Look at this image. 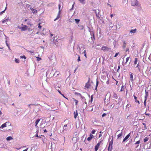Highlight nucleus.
I'll use <instances>...</instances> for the list:
<instances>
[{"label":"nucleus","instance_id":"nucleus-1","mask_svg":"<svg viewBox=\"0 0 151 151\" xmlns=\"http://www.w3.org/2000/svg\"><path fill=\"white\" fill-rule=\"evenodd\" d=\"M64 123H65V124L64 125L63 127V130L62 131V133H64V132H66L68 129L67 126H68L69 124L70 123V121L68 119L65 120Z\"/></svg>","mask_w":151,"mask_h":151},{"label":"nucleus","instance_id":"nucleus-2","mask_svg":"<svg viewBox=\"0 0 151 151\" xmlns=\"http://www.w3.org/2000/svg\"><path fill=\"white\" fill-rule=\"evenodd\" d=\"M113 142V137L109 142V146L108 147V151H111L112 149V145Z\"/></svg>","mask_w":151,"mask_h":151},{"label":"nucleus","instance_id":"nucleus-3","mask_svg":"<svg viewBox=\"0 0 151 151\" xmlns=\"http://www.w3.org/2000/svg\"><path fill=\"white\" fill-rule=\"evenodd\" d=\"M24 22H27V24L30 27H32L33 25V24L32 22L31 21L30 19L29 18L26 19L24 20Z\"/></svg>","mask_w":151,"mask_h":151},{"label":"nucleus","instance_id":"nucleus-4","mask_svg":"<svg viewBox=\"0 0 151 151\" xmlns=\"http://www.w3.org/2000/svg\"><path fill=\"white\" fill-rule=\"evenodd\" d=\"M138 4V1L137 0H131V4L132 6H137Z\"/></svg>","mask_w":151,"mask_h":151},{"label":"nucleus","instance_id":"nucleus-5","mask_svg":"<svg viewBox=\"0 0 151 151\" xmlns=\"http://www.w3.org/2000/svg\"><path fill=\"white\" fill-rule=\"evenodd\" d=\"M22 25L23 26L21 27H18L19 29H21V31H24L27 29L28 27L26 25H23V24H22Z\"/></svg>","mask_w":151,"mask_h":151},{"label":"nucleus","instance_id":"nucleus-6","mask_svg":"<svg viewBox=\"0 0 151 151\" xmlns=\"http://www.w3.org/2000/svg\"><path fill=\"white\" fill-rule=\"evenodd\" d=\"M102 142V141H100V142H99L97 144V145L95 146V151H97L98 150V149L99 148V147L101 143Z\"/></svg>","mask_w":151,"mask_h":151},{"label":"nucleus","instance_id":"nucleus-7","mask_svg":"<svg viewBox=\"0 0 151 151\" xmlns=\"http://www.w3.org/2000/svg\"><path fill=\"white\" fill-rule=\"evenodd\" d=\"M90 86L91 84L90 83V78H89L88 82L86 83L85 87L86 88H89L90 87Z\"/></svg>","mask_w":151,"mask_h":151},{"label":"nucleus","instance_id":"nucleus-8","mask_svg":"<svg viewBox=\"0 0 151 151\" xmlns=\"http://www.w3.org/2000/svg\"><path fill=\"white\" fill-rule=\"evenodd\" d=\"M109 49H110L107 47L103 46L102 47L101 50L103 51H108L109 50Z\"/></svg>","mask_w":151,"mask_h":151},{"label":"nucleus","instance_id":"nucleus-9","mask_svg":"<svg viewBox=\"0 0 151 151\" xmlns=\"http://www.w3.org/2000/svg\"><path fill=\"white\" fill-rule=\"evenodd\" d=\"M130 133H129L124 138L123 140V142H124L127 139L129 138V137L130 135Z\"/></svg>","mask_w":151,"mask_h":151},{"label":"nucleus","instance_id":"nucleus-10","mask_svg":"<svg viewBox=\"0 0 151 151\" xmlns=\"http://www.w3.org/2000/svg\"><path fill=\"white\" fill-rule=\"evenodd\" d=\"M94 137L93 135L91 134H90L89 135V137L87 138L88 141H90Z\"/></svg>","mask_w":151,"mask_h":151},{"label":"nucleus","instance_id":"nucleus-11","mask_svg":"<svg viewBox=\"0 0 151 151\" xmlns=\"http://www.w3.org/2000/svg\"><path fill=\"white\" fill-rule=\"evenodd\" d=\"M30 9L33 14L37 13V11L36 9H35L32 7L30 8Z\"/></svg>","mask_w":151,"mask_h":151},{"label":"nucleus","instance_id":"nucleus-12","mask_svg":"<svg viewBox=\"0 0 151 151\" xmlns=\"http://www.w3.org/2000/svg\"><path fill=\"white\" fill-rule=\"evenodd\" d=\"M73 114L74 115V118L75 119H76L77 117L78 116V113L77 111V110H76V112L74 111L73 113Z\"/></svg>","mask_w":151,"mask_h":151},{"label":"nucleus","instance_id":"nucleus-13","mask_svg":"<svg viewBox=\"0 0 151 151\" xmlns=\"http://www.w3.org/2000/svg\"><path fill=\"white\" fill-rule=\"evenodd\" d=\"M60 11H59L58 15L57 16V17L54 20V21H55L57 20L60 17Z\"/></svg>","mask_w":151,"mask_h":151},{"label":"nucleus","instance_id":"nucleus-14","mask_svg":"<svg viewBox=\"0 0 151 151\" xmlns=\"http://www.w3.org/2000/svg\"><path fill=\"white\" fill-rule=\"evenodd\" d=\"M7 123L9 124V122H7L4 123V124H2V125L1 126V128H3L6 127V124Z\"/></svg>","mask_w":151,"mask_h":151},{"label":"nucleus","instance_id":"nucleus-15","mask_svg":"<svg viewBox=\"0 0 151 151\" xmlns=\"http://www.w3.org/2000/svg\"><path fill=\"white\" fill-rule=\"evenodd\" d=\"M78 29L80 30H82L84 28V27L81 24H79L78 26Z\"/></svg>","mask_w":151,"mask_h":151},{"label":"nucleus","instance_id":"nucleus-16","mask_svg":"<svg viewBox=\"0 0 151 151\" xmlns=\"http://www.w3.org/2000/svg\"><path fill=\"white\" fill-rule=\"evenodd\" d=\"M72 99L75 102V105L76 106H77L78 105V101L74 98H72Z\"/></svg>","mask_w":151,"mask_h":151},{"label":"nucleus","instance_id":"nucleus-17","mask_svg":"<svg viewBox=\"0 0 151 151\" xmlns=\"http://www.w3.org/2000/svg\"><path fill=\"white\" fill-rule=\"evenodd\" d=\"M140 143V140H138L134 144V145H137L136 147H135L136 148H137V147H139V145H138V144H139Z\"/></svg>","mask_w":151,"mask_h":151},{"label":"nucleus","instance_id":"nucleus-18","mask_svg":"<svg viewBox=\"0 0 151 151\" xmlns=\"http://www.w3.org/2000/svg\"><path fill=\"white\" fill-rule=\"evenodd\" d=\"M133 96L134 98L135 102L138 103V104H140L139 101L137 100V97L134 95V94L133 95Z\"/></svg>","mask_w":151,"mask_h":151},{"label":"nucleus","instance_id":"nucleus-19","mask_svg":"<svg viewBox=\"0 0 151 151\" xmlns=\"http://www.w3.org/2000/svg\"><path fill=\"white\" fill-rule=\"evenodd\" d=\"M113 97L114 98L116 99L118 98V96L117 95L116 93H114L113 95Z\"/></svg>","mask_w":151,"mask_h":151},{"label":"nucleus","instance_id":"nucleus-20","mask_svg":"<svg viewBox=\"0 0 151 151\" xmlns=\"http://www.w3.org/2000/svg\"><path fill=\"white\" fill-rule=\"evenodd\" d=\"M41 119H37L35 122V127H37V125L38 124V123H39V122H40V121Z\"/></svg>","mask_w":151,"mask_h":151},{"label":"nucleus","instance_id":"nucleus-21","mask_svg":"<svg viewBox=\"0 0 151 151\" xmlns=\"http://www.w3.org/2000/svg\"><path fill=\"white\" fill-rule=\"evenodd\" d=\"M122 132H121V133H120L119 134H118L117 135V139L122 137Z\"/></svg>","mask_w":151,"mask_h":151},{"label":"nucleus","instance_id":"nucleus-22","mask_svg":"<svg viewBox=\"0 0 151 151\" xmlns=\"http://www.w3.org/2000/svg\"><path fill=\"white\" fill-rule=\"evenodd\" d=\"M137 31V29H131L130 31V32L132 33H135Z\"/></svg>","mask_w":151,"mask_h":151},{"label":"nucleus","instance_id":"nucleus-23","mask_svg":"<svg viewBox=\"0 0 151 151\" xmlns=\"http://www.w3.org/2000/svg\"><path fill=\"white\" fill-rule=\"evenodd\" d=\"M148 96V92L145 91V99H147V97Z\"/></svg>","mask_w":151,"mask_h":151},{"label":"nucleus","instance_id":"nucleus-24","mask_svg":"<svg viewBox=\"0 0 151 151\" xmlns=\"http://www.w3.org/2000/svg\"><path fill=\"white\" fill-rule=\"evenodd\" d=\"M6 139L7 140L9 141L13 139V138L11 136H9L6 138Z\"/></svg>","mask_w":151,"mask_h":151},{"label":"nucleus","instance_id":"nucleus-25","mask_svg":"<svg viewBox=\"0 0 151 151\" xmlns=\"http://www.w3.org/2000/svg\"><path fill=\"white\" fill-rule=\"evenodd\" d=\"M130 80L132 81H133V74L132 73H131L130 74Z\"/></svg>","mask_w":151,"mask_h":151},{"label":"nucleus","instance_id":"nucleus-26","mask_svg":"<svg viewBox=\"0 0 151 151\" xmlns=\"http://www.w3.org/2000/svg\"><path fill=\"white\" fill-rule=\"evenodd\" d=\"M59 72L58 71H56L54 74L53 76H55V75H56L57 76H58L59 74Z\"/></svg>","mask_w":151,"mask_h":151},{"label":"nucleus","instance_id":"nucleus-27","mask_svg":"<svg viewBox=\"0 0 151 151\" xmlns=\"http://www.w3.org/2000/svg\"><path fill=\"white\" fill-rule=\"evenodd\" d=\"M149 138L147 137H146L144 139V142H145L148 140Z\"/></svg>","mask_w":151,"mask_h":151},{"label":"nucleus","instance_id":"nucleus-28","mask_svg":"<svg viewBox=\"0 0 151 151\" xmlns=\"http://www.w3.org/2000/svg\"><path fill=\"white\" fill-rule=\"evenodd\" d=\"M138 61V59L137 58H135V60L134 61V65H136L137 64V62Z\"/></svg>","mask_w":151,"mask_h":151},{"label":"nucleus","instance_id":"nucleus-29","mask_svg":"<svg viewBox=\"0 0 151 151\" xmlns=\"http://www.w3.org/2000/svg\"><path fill=\"white\" fill-rule=\"evenodd\" d=\"M98 84H99V81H98V80H97L96 81V88H95V90L96 91H97V87L98 85Z\"/></svg>","mask_w":151,"mask_h":151},{"label":"nucleus","instance_id":"nucleus-30","mask_svg":"<svg viewBox=\"0 0 151 151\" xmlns=\"http://www.w3.org/2000/svg\"><path fill=\"white\" fill-rule=\"evenodd\" d=\"M9 20V19H7L4 20L2 21V22L3 23L6 22Z\"/></svg>","mask_w":151,"mask_h":151},{"label":"nucleus","instance_id":"nucleus-31","mask_svg":"<svg viewBox=\"0 0 151 151\" xmlns=\"http://www.w3.org/2000/svg\"><path fill=\"white\" fill-rule=\"evenodd\" d=\"M75 21L76 22L77 24H78L80 21V19H75Z\"/></svg>","mask_w":151,"mask_h":151},{"label":"nucleus","instance_id":"nucleus-32","mask_svg":"<svg viewBox=\"0 0 151 151\" xmlns=\"http://www.w3.org/2000/svg\"><path fill=\"white\" fill-rule=\"evenodd\" d=\"M129 58H130V57H127L126 58V61L125 63V64H127V62H128V60L129 59Z\"/></svg>","mask_w":151,"mask_h":151},{"label":"nucleus","instance_id":"nucleus-33","mask_svg":"<svg viewBox=\"0 0 151 151\" xmlns=\"http://www.w3.org/2000/svg\"><path fill=\"white\" fill-rule=\"evenodd\" d=\"M93 95H91V101H90L91 103L93 101Z\"/></svg>","mask_w":151,"mask_h":151},{"label":"nucleus","instance_id":"nucleus-34","mask_svg":"<svg viewBox=\"0 0 151 151\" xmlns=\"http://www.w3.org/2000/svg\"><path fill=\"white\" fill-rule=\"evenodd\" d=\"M79 1L81 3L83 4H85V2H84V1L85 0H79Z\"/></svg>","mask_w":151,"mask_h":151},{"label":"nucleus","instance_id":"nucleus-35","mask_svg":"<svg viewBox=\"0 0 151 151\" xmlns=\"http://www.w3.org/2000/svg\"><path fill=\"white\" fill-rule=\"evenodd\" d=\"M131 106V105L130 104H128L126 106L127 108H128Z\"/></svg>","mask_w":151,"mask_h":151},{"label":"nucleus","instance_id":"nucleus-36","mask_svg":"<svg viewBox=\"0 0 151 151\" xmlns=\"http://www.w3.org/2000/svg\"><path fill=\"white\" fill-rule=\"evenodd\" d=\"M126 43L125 41H124L123 42V47L124 48H125L126 46Z\"/></svg>","mask_w":151,"mask_h":151},{"label":"nucleus","instance_id":"nucleus-37","mask_svg":"<svg viewBox=\"0 0 151 151\" xmlns=\"http://www.w3.org/2000/svg\"><path fill=\"white\" fill-rule=\"evenodd\" d=\"M140 67V66H139V64L138 63L137 64V65L135 67L138 68L139 69V70H140V67Z\"/></svg>","mask_w":151,"mask_h":151},{"label":"nucleus","instance_id":"nucleus-38","mask_svg":"<svg viewBox=\"0 0 151 151\" xmlns=\"http://www.w3.org/2000/svg\"><path fill=\"white\" fill-rule=\"evenodd\" d=\"M77 61L78 62H79L81 61L80 56L79 55H78V58L77 60Z\"/></svg>","mask_w":151,"mask_h":151},{"label":"nucleus","instance_id":"nucleus-39","mask_svg":"<svg viewBox=\"0 0 151 151\" xmlns=\"http://www.w3.org/2000/svg\"><path fill=\"white\" fill-rule=\"evenodd\" d=\"M40 22L38 24V28H39V29H41V27H42V26L40 25Z\"/></svg>","mask_w":151,"mask_h":151},{"label":"nucleus","instance_id":"nucleus-40","mask_svg":"<svg viewBox=\"0 0 151 151\" xmlns=\"http://www.w3.org/2000/svg\"><path fill=\"white\" fill-rule=\"evenodd\" d=\"M20 58H24V59H26V57L24 55L21 56H20Z\"/></svg>","mask_w":151,"mask_h":151},{"label":"nucleus","instance_id":"nucleus-41","mask_svg":"<svg viewBox=\"0 0 151 151\" xmlns=\"http://www.w3.org/2000/svg\"><path fill=\"white\" fill-rule=\"evenodd\" d=\"M95 132H96V131L94 129H93L91 132V133L92 134H94Z\"/></svg>","mask_w":151,"mask_h":151},{"label":"nucleus","instance_id":"nucleus-42","mask_svg":"<svg viewBox=\"0 0 151 151\" xmlns=\"http://www.w3.org/2000/svg\"><path fill=\"white\" fill-rule=\"evenodd\" d=\"M119 52H117V53H116V54H115L114 56V57H117L118 55H119Z\"/></svg>","mask_w":151,"mask_h":151},{"label":"nucleus","instance_id":"nucleus-43","mask_svg":"<svg viewBox=\"0 0 151 151\" xmlns=\"http://www.w3.org/2000/svg\"><path fill=\"white\" fill-rule=\"evenodd\" d=\"M29 52L31 54L34 53V51H32V50L29 51Z\"/></svg>","mask_w":151,"mask_h":151},{"label":"nucleus","instance_id":"nucleus-44","mask_svg":"<svg viewBox=\"0 0 151 151\" xmlns=\"http://www.w3.org/2000/svg\"><path fill=\"white\" fill-rule=\"evenodd\" d=\"M60 7H61V5L60 4H59L58 5V8L59 9V11H60V12H61V10H60Z\"/></svg>","mask_w":151,"mask_h":151},{"label":"nucleus","instance_id":"nucleus-45","mask_svg":"<svg viewBox=\"0 0 151 151\" xmlns=\"http://www.w3.org/2000/svg\"><path fill=\"white\" fill-rule=\"evenodd\" d=\"M19 59H16L15 60L16 62L17 63H19Z\"/></svg>","mask_w":151,"mask_h":151},{"label":"nucleus","instance_id":"nucleus-46","mask_svg":"<svg viewBox=\"0 0 151 151\" xmlns=\"http://www.w3.org/2000/svg\"><path fill=\"white\" fill-rule=\"evenodd\" d=\"M124 87L123 85H122V87H121V91H123V88Z\"/></svg>","mask_w":151,"mask_h":151},{"label":"nucleus","instance_id":"nucleus-47","mask_svg":"<svg viewBox=\"0 0 151 151\" xmlns=\"http://www.w3.org/2000/svg\"><path fill=\"white\" fill-rule=\"evenodd\" d=\"M147 100V99H145V101H144V105L145 106H146V100Z\"/></svg>","mask_w":151,"mask_h":151},{"label":"nucleus","instance_id":"nucleus-48","mask_svg":"<svg viewBox=\"0 0 151 151\" xmlns=\"http://www.w3.org/2000/svg\"><path fill=\"white\" fill-rule=\"evenodd\" d=\"M28 31H29V32H30V31H32V29H30V28H27V29Z\"/></svg>","mask_w":151,"mask_h":151},{"label":"nucleus","instance_id":"nucleus-49","mask_svg":"<svg viewBox=\"0 0 151 151\" xmlns=\"http://www.w3.org/2000/svg\"><path fill=\"white\" fill-rule=\"evenodd\" d=\"M145 114L146 115H147V116H150V114H149V113H147L146 112H145Z\"/></svg>","mask_w":151,"mask_h":151},{"label":"nucleus","instance_id":"nucleus-50","mask_svg":"<svg viewBox=\"0 0 151 151\" xmlns=\"http://www.w3.org/2000/svg\"><path fill=\"white\" fill-rule=\"evenodd\" d=\"M106 115V113H104L102 114V117H104V116H105Z\"/></svg>","mask_w":151,"mask_h":151},{"label":"nucleus","instance_id":"nucleus-51","mask_svg":"<svg viewBox=\"0 0 151 151\" xmlns=\"http://www.w3.org/2000/svg\"><path fill=\"white\" fill-rule=\"evenodd\" d=\"M61 95L64 97L66 99H67V100H68V98H66L65 96L64 95V94H61Z\"/></svg>","mask_w":151,"mask_h":151},{"label":"nucleus","instance_id":"nucleus-52","mask_svg":"<svg viewBox=\"0 0 151 151\" xmlns=\"http://www.w3.org/2000/svg\"><path fill=\"white\" fill-rule=\"evenodd\" d=\"M41 59L39 57H37V60L38 61H40L41 60Z\"/></svg>","mask_w":151,"mask_h":151},{"label":"nucleus","instance_id":"nucleus-53","mask_svg":"<svg viewBox=\"0 0 151 151\" xmlns=\"http://www.w3.org/2000/svg\"><path fill=\"white\" fill-rule=\"evenodd\" d=\"M6 9V7L4 11H2L1 12V14L3 13L4 12V11Z\"/></svg>","mask_w":151,"mask_h":151},{"label":"nucleus","instance_id":"nucleus-54","mask_svg":"<svg viewBox=\"0 0 151 151\" xmlns=\"http://www.w3.org/2000/svg\"><path fill=\"white\" fill-rule=\"evenodd\" d=\"M35 137H39L38 136V134H35Z\"/></svg>","mask_w":151,"mask_h":151},{"label":"nucleus","instance_id":"nucleus-55","mask_svg":"<svg viewBox=\"0 0 151 151\" xmlns=\"http://www.w3.org/2000/svg\"><path fill=\"white\" fill-rule=\"evenodd\" d=\"M106 83L108 84H109V80H108V81H106Z\"/></svg>","mask_w":151,"mask_h":151},{"label":"nucleus","instance_id":"nucleus-56","mask_svg":"<svg viewBox=\"0 0 151 151\" xmlns=\"http://www.w3.org/2000/svg\"><path fill=\"white\" fill-rule=\"evenodd\" d=\"M115 81H116V85H118V81H116V80H115Z\"/></svg>","mask_w":151,"mask_h":151},{"label":"nucleus","instance_id":"nucleus-57","mask_svg":"<svg viewBox=\"0 0 151 151\" xmlns=\"http://www.w3.org/2000/svg\"><path fill=\"white\" fill-rule=\"evenodd\" d=\"M47 132V131L46 129H45L44 130V132Z\"/></svg>","mask_w":151,"mask_h":151},{"label":"nucleus","instance_id":"nucleus-58","mask_svg":"<svg viewBox=\"0 0 151 151\" xmlns=\"http://www.w3.org/2000/svg\"><path fill=\"white\" fill-rule=\"evenodd\" d=\"M82 53H84L85 54H86V50H85Z\"/></svg>","mask_w":151,"mask_h":151},{"label":"nucleus","instance_id":"nucleus-59","mask_svg":"<svg viewBox=\"0 0 151 151\" xmlns=\"http://www.w3.org/2000/svg\"><path fill=\"white\" fill-rule=\"evenodd\" d=\"M58 91L61 95V94H62L60 91L58 90Z\"/></svg>","mask_w":151,"mask_h":151},{"label":"nucleus","instance_id":"nucleus-60","mask_svg":"<svg viewBox=\"0 0 151 151\" xmlns=\"http://www.w3.org/2000/svg\"><path fill=\"white\" fill-rule=\"evenodd\" d=\"M102 136V134H99V137H101Z\"/></svg>","mask_w":151,"mask_h":151},{"label":"nucleus","instance_id":"nucleus-61","mask_svg":"<svg viewBox=\"0 0 151 151\" xmlns=\"http://www.w3.org/2000/svg\"><path fill=\"white\" fill-rule=\"evenodd\" d=\"M33 105V104H29L28 105V106L29 107H30V105Z\"/></svg>","mask_w":151,"mask_h":151},{"label":"nucleus","instance_id":"nucleus-62","mask_svg":"<svg viewBox=\"0 0 151 151\" xmlns=\"http://www.w3.org/2000/svg\"><path fill=\"white\" fill-rule=\"evenodd\" d=\"M28 148H27L26 149L24 150H23V151H27V150H28Z\"/></svg>","mask_w":151,"mask_h":151},{"label":"nucleus","instance_id":"nucleus-63","mask_svg":"<svg viewBox=\"0 0 151 151\" xmlns=\"http://www.w3.org/2000/svg\"><path fill=\"white\" fill-rule=\"evenodd\" d=\"M113 14H111V18H112L113 17Z\"/></svg>","mask_w":151,"mask_h":151},{"label":"nucleus","instance_id":"nucleus-64","mask_svg":"<svg viewBox=\"0 0 151 151\" xmlns=\"http://www.w3.org/2000/svg\"><path fill=\"white\" fill-rule=\"evenodd\" d=\"M120 68V67L119 66L118 67L117 70H118Z\"/></svg>","mask_w":151,"mask_h":151}]
</instances>
